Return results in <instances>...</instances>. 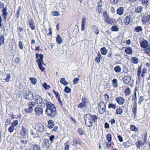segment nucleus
Listing matches in <instances>:
<instances>
[{
    "instance_id": "56",
    "label": "nucleus",
    "mask_w": 150,
    "mask_h": 150,
    "mask_svg": "<svg viewBox=\"0 0 150 150\" xmlns=\"http://www.w3.org/2000/svg\"><path fill=\"white\" fill-rule=\"evenodd\" d=\"M79 79L78 78H75L73 80V83L74 84H76L78 83V82L79 81Z\"/></svg>"
},
{
    "instance_id": "13",
    "label": "nucleus",
    "mask_w": 150,
    "mask_h": 150,
    "mask_svg": "<svg viewBox=\"0 0 150 150\" xmlns=\"http://www.w3.org/2000/svg\"><path fill=\"white\" fill-rule=\"evenodd\" d=\"M28 23L31 29L33 30L35 28L34 21L32 19H29L28 20Z\"/></svg>"
},
{
    "instance_id": "11",
    "label": "nucleus",
    "mask_w": 150,
    "mask_h": 150,
    "mask_svg": "<svg viewBox=\"0 0 150 150\" xmlns=\"http://www.w3.org/2000/svg\"><path fill=\"white\" fill-rule=\"evenodd\" d=\"M142 20L144 24H146L148 22H150V15H148L144 16Z\"/></svg>"
},
{
    "instance_id": "43",
    "label": "nucleus",
    "mask_w": 150,
    "mask_h": 150,
    "mask_svg": "<svg viewBox=\"0 0 150 150\" xmlns=\"http://www.w3.org/2000/svg\"><path fill=\"white\" fill-rule=\"evenodd\" d=\"M11 78V74L10 73H8L7 74L6 77L5 79V81L7 82L9 81L10 79Z\"/></svg>"
},
{
    "instance_id": "24",
    "label": "nucleus",
    "mask_w": 150,
    "mask_h": 150,
    "mask_svg": "<svg viewBox=\"0 0 150 150\" xmlns=\"http://www.w3.org/2000/svg\"><path fill=\"white\" fill-rule=\"evenodd\" d=\"M56 40L57 43L59 44H61L63 42L62 38L59 35H57Z\"/></svg>"
},
{
    "instance_id": "51",
    "label": "nucleus",
    "mask_w": 150,
    "mask_h": 150,
    "mask_svg": "<svg viewBox=\"0 0 150 150\" xmlns=\"http://www.w3.org/2000/svg\"><path fill=\"white\" fill-rule=\"evenodd\" d=\"M43 86L45 89H49L50 88V86L49 85H47L45 83H44Z\"/></svg>"
},
{
    "instance_id": "28",
    "label": "nucleus",
    "mask_w": 150,
    "mask_h": 150,
    "mask_svg": "<svg viewBox=\"0 0 150 150\" xmlns=\"http://www.w3.org/2000/svg\"><path fill=\"white\" fill-rule=\"evenodd\" d=\"M144 50L146 53L150 56V48L149 46L144 48Z\"/></svg>"
},
{
    "instance_id": "59",
    "label": "nucleus",
    "mask_w": 150,
    "mask_h": 150,
    "mask_svg": "<svg viewBox=\"0 0 150 150\" xmlns=\"http://www.w3.org/2000/svg\"><path fill=\"white\" fill-rule=\"evenodd\" d=\"M23 44L22 42L21 41H20L19 42V46L20 48L21 49H23Z\"/></svg>"
},
{
    "instance_id": "21",
    "label": "nucleus",
    "mask_w": 150,
    "mask_h": 150,
    "mask_svg": "<svg viewBox=\"0 0 150 150\" xmlns=\"http://www.w3.org/2000/svg\"><path fill=\"white\" fill-rule=\"evenodd\" d=\"M54 122L53 120H50L48 121L47 127L50 129L52 128L54 126Z\"/></svg>"
},
{
    "instance_id": "26",
    "label": "nucleus",
    "mask_w": 150,
    "mask_h": 150,
    "mask_svg": "<svg viewBox=\"0 0 150 150\" xmlns=\"http://www.w3.org/2000/svg\"><path fill=\"white\" fill-rule=\"evenodd\" d=\"M113 86L114 88H117L118 86V83L117 80L116 79H114L112 81Z\"/></svg>"
},
{
    "instance_id": "41",
    "label": "nucleus",
    "mask_w": 150,
    "mask_h": 150,
    "mask_svg": "<svg viewBox=\"0 0 150 150\" xmlns=\"http://www.w3.org/2000/svg\"><path fill=\"white\" fill-rule=\"evenodd\" d=\"M122 110L121 108H119L116 109V113L117 114L121 115L122 113Z\"/></svg>"
},
{
    "instance_id": "37",
    "label": "nucleus",
    "mask_w": 150,
    "mask_h": 150,
    "mask_svg": "<svg viewBox=\"0 0 150 150\" xmlns=\"http://www.w3.org/2000/svg\"><path fill=\"white\" fill-rule=\"evenodd\" d=\"M119 28L115 25L113 26L111 28L112 30L113 31H117L119 30Z\"/></svg>"
},
{
    "instance_id": "15",
    "label": "nucleus",
    "mask_w": 150,
    "mask_h": 150,
    "mask_svg": "<svg viewBox=\"0 0 150 150\" xmlns=\"http://www.w3.org/2000/svg\"><path fill=\"white\" fill-rule=\"evenodd\" d=\"M28 139L25 137H23L21 139V143L23 145L25 146L26 144L28 142Z\"/></svg>"
},
{
    "instance_id": "50",
    "label": "nucleus",
    "mask_w": 150,
    "mask_h": 150,
    "mask_svg": "<svg viewBox=\"0 0 150 150\" xmlns=\"http://www.w3.org/2000/svg\"><path fill=\"white\" fill-rule=\"evenodd\" d=\"M52 15L54 16H58L60 14L58 11H54L52 12Z\"/></svg>"
},
{
    "instance_id": "47",
    "label": "nucleus",
    "mask_w": 150,
    "mask_h": 150,
    "mask_svg": "<svg viewBox=\"0 0 150 150\" xmlns=\"http://www.w3.org/2000/svg\"><path fill=\"white\" fill-rule=\"evenodd\" d=\"M131 130L132 131H134L135 132L137 131L138 129L134 125H131L130 126Z\"/></svg>"
},
{
    "instance_id": "64",
    "label": "nucleus",
    "mask_w": 150,
    "mask_h": 150,
    "mask_svg": "<svg viewBox=\"0 0 150 150\" xmlns=\"http://www.w3.org/2000/svg\"><path fill=\"white\" fill-rule=\"evenodd\" d=\"M20 62V59H19L17 57L16 58V60L15 61V63L16 64H18V63H19Z\"/></svg>"
},
{
    "instance_id": "7",
    "label": "nucleus",
    "mask_w": 150,
    "mask_h": 150,
    "mask_svg": "<svg viewBox=\"0 0 150 150\" xmlns=\"http://www.w3.org/2000/svg\"><path fill=\"white\" fill-rule=\"evenodd\" d=\"M35 129L40 132H42L45 130V127L42 124L37 123L35 124Z\"/></svg>"
},
{
    "instance_id": "25",
    "label": "nucleus",
    "mask_w": 150,
    "mask_h": 150,
    "mask_svg": "<svg viewBox=\"0 0 150 150\" xmlns=\"http://www.w3.org/2000/svg\"><path fill=\"white\" fill-rule=\"evenodd\" d=\"M143 7L141 6H139L135 8V11L137 13H139L142 12L143 10Z\"/></svg>"
},
{
    "instance_id": "40",
    "label": "nucleus",
    "mask_w": 150,
    "mask_h": 150,
    "mask_svg": "<svg viewBox=\"0 0 150 150\" xmlns=\"http://www.w3.org/2000/svg\"><path fill=\"white\" fill-rule=\"evenodd\" d=\"M134 30L137 32H139L142 31V28L140 26H137L134 28Z\"/></svg>"
},
{
    "instance_id": "3",
    "label": "nucleus",
    "mask_w": 150,
    "mask_h": 150,
    "mask_svg": "<svg viewBox=\"0 0 150 150\" xmlns=\"http://www.w3.org/2000/svg\"><path fill=\"white\" fill-rule=\"evenodd\" d=\"M27 104L29 108L28 109H25L24 110V111L26 112L27 113H31L33 110V107L36 105V103L34 101H30L27 102Z\"/></svg>"
},
{
    "instance_id": "6",
    "label": "nucleus",
    "mask_w": 150,
    "mask_h": 150,
    "mask_svg": "<svg viewBox=\"0 0 150 150\" xmlns=\"http://www.w3.org/2000/svg\"><path fill=\"white\" fill-rule=\"evenodd\" d=\"M24 98L27 100H32L34 98V97L32 92L28 91L24 94Z\"/></svg>"
},
{
    "instance_id": "1",
    "label": "nucleus",
    "mask_w": 150,
    "mask_h": 150,
    "mask_svg": "<svg viewBox=\"0 0 150 150\" xmlns=\"http://www.w3.org/2000/svg\"><path fill=\"white\" fill-rule=\"evenodd\" d=\"M45 105L47 108L45 110V113L49 117L52 118L54 117L57 114L56 108L55 105L45 99Z\"/></svg>"
},
{
    "instance_id": "33",
    "label": "nucleus",
    "mask_w": 150,
    "mask_h": 150,
    "mask_svg": "<svg viewBox=\"0 0 150 150\" xmlns=\"http://www.w3.org/2000/svg\"><path fill=\"white\" fill-rule=\"evenodd\" d=\"M114 70L116 72L119 73L121 71V69L120 66H117L114 68Z\"/></svg>"
},
{
    "instance_id": "23",
    "label": "nucleus",
    "mask_w": 150,
    "mask_h": 150,
    "mask_svg": "<svg viewBox=\"0 0 150 150\" xmlns=\"http://www.w3.org/2000/svg\"><path fill=\"white\" fill-rule=\"evenodd\" d=\"M42 144L45 147H48L49 146V140L47 139H44L42 142Z\"/></svg>"
},
{
    "instance_id": "34",
    "label": "nucleus",
    "mask_w": 150,
    "mask_h": 150,
    "mask_svg": "<svg viewBox=\"0 0 150 150\" xmlns=\"http://www.w3.org/2000/svg\"><path fill=\"white\" fill-rule=\"evenodd\" d=\"M135 144L138 148H139L142 145H144V143H143L140 140L137 141Z\"/></svg>"
},
{
    "instance_id": "9",
    "label": "nucleus",
    "mask_w": 150,
    "mask_h": 150,
    "mask_svg": "<svg viewBox=\"0 0 150 150\" xmlns=\"http://www.w3.org/2000/svg\"><path fill=\"white\" fill-rule=\"evenodd\" d=\"M34 98L35 102L38 104H42V103L45 104V103H44L43 100L40 96L36 95L35 96Z\"/></svg>"
},
{
    "instance_id": "2",
    "label": "nucleus",
    "mask_w": 150,
    "mask_h": 150,
    "mask_svg": "<svg viewBox=\"0 0 150 150\" xmlns=\"http://www.w3.org/2000/svg\"><path fill=\"white\" fill-rule=\"evenodd\" d=\"M86 126L91 127L94 122H96L98 117L96 115L88 114L84 116Z\"/></svg>"
},
{
    "instance_id": "17",
    "label": "nucleus",
    "mask_w": 150,
    "mask_h": 150,
    "mask_svg": "<svg viewBox=\"0 0 150 150\" xmlns=\"http://www.w3.org/2000/svg\"><path fill=\"white\" fill-rule=\"evenodd\" d=\"M7 8L6 7L4 8V9L2 10V16H3L4 19L6 20L8 13L7 11Z\"/></svg>"
},
{
    "instance_id": "53",
    "label": "nucleus",
    "mask_w": 150,
    "mask_h": 150,
    "mask_svg": "<svg viewBox=\"0 0 150 150\" xmlns=\"http://www.w3.org/2000/svg\"><path fill=\"white\" fill-rule=\"evenodd\" d=\"M18 124V121L17 120H16L12 122V125H13L14 127V126H16Z\"/></svg>"
},
{
    "instance_id": "36",
    "label": "nucleus",
    "mask_w": 150,
    "mask_h": 150,
    "mask_svg": "<svg viewBox=\"0 0 150 150\" xmlns=\"http://www.w3.org/2000/svg\"><path fill=\"white\" fill-rule=\"evenodd\" d=\"M30 80L31 81L32 84H35L37 83V79L34 77L30 78Z\"/></svg>"
},
{
    "instance_id": "4",
    "label": "nucleus",
    "mask_w": 150,
    "mask_h": 150,
    "mask_svg": "<svg viewBox=\"0 0 150 150\" xmlns=\"http://www.w3.org/2000/svg\"><path fill=\"white\" fill-rule=\"evenodd\" d=\"M105 104L103 102H100L99 103L98 109L100 114H103L105 111Z\"/></svg>"
},
{
    "instance_id": "44",
    "label": "nucleus",
    "mask_w": 150,
    "mask_h": 150,
    "mask_svg": "<svg viewBox=\"0 0 150 150\" xmlns=\"http://www.w3.org/2000/svg\"><path fill=\"white\" fill-rule=\"evenodd\" d=\"M33 150H41V149L39 146L36 144L33 146Z\"/></svg>"
},
{
    "instance_id": "8",
    "label": "nucleus",
    "mask_w": 150,
    "mask_h": 150,
    "mask_svg": "<svg viewBox=\"0 0 150 150\" xmlns=\"http://www.w3.org/2000/svg\"><path fill=\"white\" fill-rule=\"evenodd\" d=\"M34 111L35 114L39 116L42 115L43 113V109L42 108L38 106H37L35 108Z\"/></svg>"
},
{
    "instance_id": "46",
    "label": "nucleus",
    "mask_w": 150,
    "mask_h": 150,
    "mask_svg": "<svg viewBox=\"0 0 150 150\" xmlns=\"http://www.w3.org/2000/svg\"><path fill=\"white\" fill-rule=\"evenodd\" d=\"M14 130V127L13 125H11L8 128V131L10 132H13Z\"/></svg>"
},
{
    "instance_id": "31",
    "label": "nucleus",
    "mask_w": 150,
    "mask_h": 150,
    "mask_svg": "<svg viewBox=\"0 0 150 150\" xmlns=\"http://www.w3.org/2000/svg\"><path fill=\"white\" fill-rule=\"evenodd\" d=\"M100 51L101 54L104 55H105L107 52V50L105 47L101 48Z\"/></svg>"
},
{
    "instance_id": "55",
    "label": "nucleus",
    "mask_w": 150,
    "mask_h": 150,
    "mask_svg": "<svg viewBox=\"0 0 150 150\" xmlns=\"http://www.w3.org/2000/svg\"><path fill=\"white\" fill-rule=\"evenodd\" d=\"M66 145L64 147L65 150H68L70 144L68 142H67L66 143Z\"/></svg>"
},
{
    "instance_id": "58",
    "label": "nucleus",
    "mask_w": 150,
    "mask_h": 150,
    "mask_svg": "<svg viewBox=\"0 0 150 150\" xmlns=\"http://www.w3.org/2000/svg\"><path fill=\"white\" fill-rule=\"evenodd\" d=\"M118 1V0H110V2L113 4H116Z\"/></svg>"
},
{
    "instance_id": "12",
    "label": "nucleus",
    "mask_w": 150,
    "mask_h": 150,
    "mask_svg": "<svg viewBox=\"0 0 150 150\" xmlns=\"http://www.w3.org/2000/svg\"><path fill=\"white\" fill-rule=\"evenodd\" d=\"M115 100L120 105H122L125 101V100L121 97H119L115 98Z\"/></svg>"
},
{
    "instance_id": "60",
    "label": "nucleus",
    "mask_w": 150,
    "mask_h": 150,
    "mask_svg": "<svg viewBox=\"0 0 150 150\" xmlns=\"http://www.w3.org/2000/svg\"><path fill=\"white\" fill-rule=\"evenodd\" d=\"M144 100V98L142 96H140L139 98V103L140 104L141 102H142Z\"/></svg>"
},
{
    "instance_id": "61",
    "label": "nucleus",
    "mask_w": 150,
    "mask_h": 150,
    "mask_svg": "<svg viewBox=\"0 0 150 150\" xmlns=\"http://www.w3.org/2000/svg\"><path fill=\"white\" fill-rule=\"evenodd\" d=\"M30 134L32 135H33V137L34 138H35L37 137V136H36V134L34 132L33 130L31 131Z\"/></svg>"
},
{
    "instance_id": "30",
    "label": "nucleus",
    "mask_w": 150,
    "mask_h": 150,
    "mask_svg": "<svg viewBox=\"0 0 150 150\" xmlns=\"http://www.w3.org/2000/svg\"><path fill=\"white\" fill-rule=\"evenodd\" d=\"M125 52L128 54H131L132 52V49L130 47H128L126 48L125 50Z\"/></svg>"
},
{
    "instance_id": "49",
    "label": "nucleus",
    "mask_w": 150,
    "mask_h": 150,
    "mask_svg": "<svg viewBox=\"0 0 150 150\" xmlns=\"http://www.w3.org/2000/svg\"><path fill=\"white\" fill-rule=\"evenodd\" d=\"M71 89L69 88L67 86H66L65 87L64 91L67 93H69L71 91Z\"/></svg>"
},
{
    "instance_id": "54",
    "label": "nucleus",
    "mask_w": 150,
    "mask_h": 150,
    "mask_svg": "<svg viewBox=\"0 0 150 150\" xmlns=\"http://www.w3.org/2000/svg\"><path fill=\"white\" fill-rule=\"evenodd\" d=\"M137 110V107H133L132 112L135 116H136V115Z\"/></svg>"
},
{
    "instance_id": "62",
    "label": "nucleus",
    "mask_w": 150,
    "mask_h": 150,
    "mask_svg": "<svg viewBox=\"0 0 150 150\" xmlns=\"http://www.w3.org/2000/svg\"><path fill=\"white\" fill-rule=\"evenodd\" d=\"M11 122V120L10 119L8 118L7 119L6 122H5V124H7V125L10 124Z\"/></svg>"
},
{
    "instance_id": "45",
    "label": "nucleus",
    "mask_w": 150,
    "mask_h": 150,
    "mask_svg": "<svg viewBox=\"0 0 150 150\" xmlns=\"http://www.w3.org/2000/svg\"><path fill=\"white\" fill-rule=\"evenodd\" d=\"M42 64H43L42 63H40V64H38V65L40 69L42 71H44L45 70V68L43 67Z\"/></svg>"
},
{
    "instance_id": "42",
    "label": "nucleus",
    "mask_w": 150,
    "mask_h": 150,
    "mask_svg": "<svg viewBox=\"0 0 150 150\" xmlns=\"http://www.w3.org/2000/svg\"><path fill=\"white\" fill-rule=\"evenodd\" d=\"M86 107V103L85 102H81L78 105V108H81L83 107Z\"/></svg>"
},
{
    "instance_id": "5",
    "label": "nucleus",
    "mask_w": 150,
    "mask_h": 150,
    "mask_svg": "<svg viewBox=\"0 0 150 150\" xmlns=\"http://www.w3.org/2000/svg\"><path fill=\"white\" fill-rule=\"evenodd\" d=\"M36 57L37 58L36 62L38 64L40 63H42L44 65H45V64L44 63L43 61V55L40 54H39L38 53L36 54Z\"/></svg>"
},
{
    "instance_id": "57",
    "label": "nucleus",
    "mask_w": 150,
    "mask_h": 150,
    "mask_svg": "<svg viewBox=\"0 0 150 150\" xmlns=\"http://www.w3.org/2000/svg\"><path fill=\"white\" fill-rule=\"evenodd\" d=\"M102 58L101 57H97L96 58V60L97 62L98 63H99L100 61V59Z\"/></svg>"
},
{
    "instance_id": "27",
    "label": "nucleus",
    "mask_w": 150,
    "mask_h": 150,
    "mask_svg": "<svg viewBox=\"0 0 150 150\" xmlns=\"http://www.w3.org/2000/svg\"><path fill=\"white\" fill-rule=\"evenodd\" d=\"M5 38L3 35L0 36V46L4 45V44Z\"/></svg>"
},
{
    "instance_id": "32",
    "label": "nucleus",
    "mask_w": 150,
    "mask_h": 150,
    "mask_svg": "<svg viewBox=\"0 0 150 150\" xmlns=\"http://www.w3.org/2000/svg\"><path fill=\"white\" fill-rule=\"evenodd\" d=\"M130 88L129 87H127L125 90V95L127 96L130 95Z\"/></svg>"
},
{
    "instance_id": "29",
    "label": "nucleus",
    "mask_w": 150,
    "mask_h": 150,
    "mask_svg": "<svg viewBox=\"0 0 150 150\" xmlns=\"http://www.w3.org/2000/svg\"><path fill=\"white\" fill-rule=\"evenodd\" d=\"M60 82L64 86H66L68 84V83L66 81L65 79L64 78H62L61 79Z\"/></svg>"
},
{
    "instance_id": "35",
    "label": "nucleus",
    "mask_w": 150,
    "mask_h": 150,
    "mask_svg": "<svg viewBox=\"0 0 150 150\" xmlns=\"http://www.w3.org/2000/svg\"><path fill=\"white\" fill-rule=\"evenodd\" d=\"M132 62L135 64H137L139 62L138 59L136 57H133L131 59Z\"/></svg>"
},
{
    "instance_id": "16",
    "label": "nucleus",
    "mask_w": 150,
    "mask_h": 150,
    "mask_svg": "<svg viewBox=\"0 0 150 150\" xmlns=\"http://www.w3.org/2000/svg\"><path fill=\"white\" fill-rule=\"evenodd\" d=\"M86 18L85 17H84L82 20V22L81 24V30L82 31H83L85 30L86 22Z\"/></svg>"
},
{
    "instance_id": "14",
    "label": "nucleus",
    "mask_w": 150,
    "mask_h": 150,
    "mask_svg": "<svg viewBox=\"0 0 150 150\" xmlns=\"http://www.w3.org/2000/svg\"><path fill=\"white\" fill-rule=\"evenodd\" d=\"M22 129L20 131L21 134L23 136L26 135L28 132V130L23 126H22Z\"/></svg>"
},
{
    "instance_id": "48",
    "label": "nucleus",
    "mask_w": 150,
    "mask_h": 150,
    "mask_svg": "<svg viewBox=\"0 0 150 150\" xmlns=\"http://www.w3.org/2000/svg\"><path fill=\"white\" fill-rule=\"evenodd\" d=\"M108 107L109 108H112L113 109H115L116 107L115 104L112 103H110Z\"/></svg>"
},
{
    "instance_id": "10",
    "label": "nucleus",
    "mask_w": 150,
    "mask_h": 150,
    "mask_svg": "<svg viewBox=\"0 0 150 150\" xmlns=\"http://www.w3.org/2000/svg\"><path fill=\"white\" fill-rule=\"evenodd\" d=\"M132 16L129 15L127 16L124 20V24L125 25H127L131 23L132 21Z\"/></svg>"
},
{
    "instance_id": "20",
    "label": "nucleus",
    "mask_w": 150,
    "mask_h": 150,
    "mask_svg": "<svg viewBox=\"0 0 150 150\" xmlns=\"http://www.w3.org/2000/svg\"><path fill=\"white\" fill-rule=\"evenodd\" d=\"M105 21L106 23L109 24H112L114 22L112 19L110 18L109 17H107L105 19Z\"/></svg>"
},
{
    "instance_id": "19",
    "label": "nucleus",
    "mask_w": 150,
    "mask_h": 150,
    "mask_svg": "<svg viewBox=\"0 0 150 150\" xmlns=\"http://www.w3.org/2000/svg\"><path fill=\"white\" fill-rule=\"evenodd\" d=\"M124 8L123 7L119 8L117 11V13L119 15H121L123 13L124 11Z\"/></svg>"
},
{
    "instance_id": "38",
    "label": "nucleus",
    "mask_w": 150,
    "mask_h": 150,
    "mask_svg": "<svg viewBox=\"0 0 150 150\" xmlns=\"http://www.w3.org/2000/svg\"><path fill=\"white\" fill-rule=\"evenodd\" d=\"M106 139L109 142H111L112 139V135L110 133L108 134L106 136Z\"/></svg>"
},
{
    "instance_id": "63",
    "label": "nucleus",
    "mask_w": 150,
    "mask_h": 150,
    "mask_svg": "<svg viewBox=\"0 0 150 150\" xmlns=\"http://www.w3.org/2000/svg\"><path fill=\"white\" fill-rule=\"evenodd\" d=\"M49 32L47 34V35L48 36H50L52 35V30H51V27L49 28Z\"/></svg>"
},
{
    "instance_id": "18",
    "label": "nucleus",
    "mask_w": 150,
    "mask_h": 150,
    "mask_svg": "<svg viewBox=\"0 0 150 150\" xmlns=\"http://www.w3.org/2000/svg\"><path fill=\"white\" fill-rule=\"evenodd\" d=\"M131 78L130 76H125L123 78L124 82L125 84H128L131 80Z\"/></svg>"
},
{
    "instance_id": "39",
    "label": "nucleus",
    "mask_w": 150,
    "mask_h": 150,
    "mask_svg": "<svg viewBox=\"0 0 150 150\" xmlns=\"http://www.w3.org/2000/svg\"><path fill=\"white\" fill-rule=\"evenodd\" d=\"M92 27L93 28V29L94 30V33L96 34H98L99 32L98 28L97 27H96L95 25H93Z\"/></svg>"
},
{
    "instance_id": "52",
    "label": "nucleus",
    "mask_w": 150,
    "mask_h": 150,
    "mask_svg": "<svg viewBox=\"0 0 150 150\" xmlns=\"http://www.w3.org/2000/svg\"><path fill=\"white\" fill-rule=\"evenodd\" d=\"M142 1L143 4L146 5L147 6L149 5L148 2L149 0H142Z\"/></svg>"
},
{
    "instance_id": "22",
    "label": "nucleus",
    "mask_w": 150,
    "mask_h": 150,
    "mask_svg": "<svg viewBox=\"0 0 150 150\" xmlns=\"http://www.w3.org/2000/svg\"><path fill=\"white\" fill-rule=\"evenodd\" d=\"M141 46L142 47L144 48L149 46L148 45V42L146 40H144L141 43Z\"/></svg>"
}]
</instances>
